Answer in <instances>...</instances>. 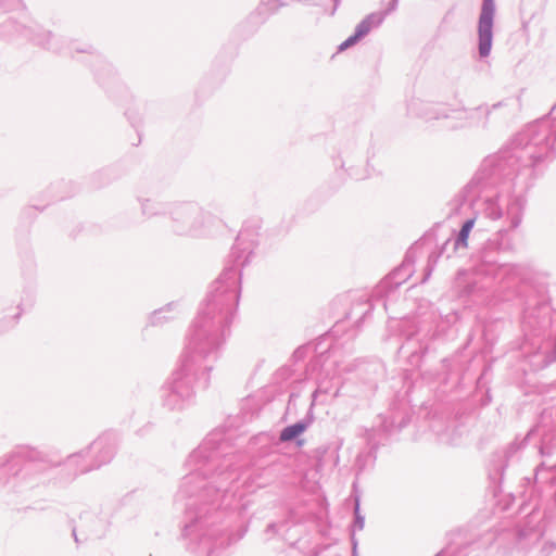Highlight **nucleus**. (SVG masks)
Returning a JSON list of instances; mask_svg holds the SVG:
<instances>
[{
  "label": "nucleus",
  "instance_id": "a878e982",
  "mask_svg": "<svg viewBox=\"0 0 556 556\" xmlns=\"http://www.w3.org/2000/svg\"><path fill=\"white\" fill-rule=\"evenodd\" d=\"M459 437L460 432L458 429H453L452 434H448V431L439 434V439L442 443L450 444V445H457L459 443Z\"/></svg>",
  "mask_w": 556,
  "mask_h": 556
},
{
  "label": "nucleus",
  "instance_id": "ea45409f",
  "mask_svg": "<svg viewBox=\"0 0 556 556\" xmlns=\"http://www.w3.org/2000/svg\"><path fill=\"white\" fill-rule=\"evenodd\" d=\"M298 445H300V446L303 445V440H299Z\"/></svg>",
  "mask_w": 556,
  "mask_h": 556
},
{
  "label": "nucleus",
  "instance_id": "72a5a7b5",
  "mask_svg": "<svg viewBox=\"0 0 556 556\" xmlns=\"http://www.w3.org/2000/svg\"><path fill=\"white\" fill-rule=\"evenodd\" d=\"M306 350H307V348H306V346H300V348H298V349L294 351V353H293V357H294L295 359H302V358H304L305 353H306Z\"/></svg>",
  "mask_w": 556,
  "mask_h": 556
},
{
  "label": "nucleus",
  "instance_id": "0eeeda50",
  "mask_svg": "<svg viewBox=\"0 0 556 556\" xmlns=\"http://www.w3.org/2000/svg\"><path fill=\"white\" fill-rule=\"evenodd\" d=\"M220 220L195 202H173L168 229L175 236L205 238L213 233Z\"/></svg>",
  "mask_w": 556,
  "mask_h": 556
},
{
  "label": "nucleus",
  "instance_id": "9d476101",
  "mask_svg": "<svg viewBox=\"0 0 556 556\" xmlns=\"http://www.w3.org/2000/svg\"><path fill=\"white\" fill-rule=\"evenodd\" d=\"M75 51L86 54L83 61L89 63L93 70L97 81L110 97L117 100L119 97L128 93L126 86L121 81L113 65L100 53H97L91 46L85 45L83 48H75Z\"/></svg>",
  "mask_w": 556,
  "mask_h": 556
},
{
  "label": "nucleus",
  "instance_id": "e433bc0d",
  "mask_svg": "<svg viewBox=\"0 0 556 556\" xmlns=\"http://www.w3.org/2000/svg\"><path fill=\"white\" fill-rule=\"evenodd\" d=\"M73 536H74V539H75V542H76V543H79V539H78V536H77L76 529H73Z\"/></svg>",
  "mask_w": 556,
  "mask_h": 556
},
{
  "label": "nucleus",
  "instance_id": "c756f323",
  "mask_svg": "<svg viewBox=\"0 0 556 556\" xmlns=\"http://www.w3.org/2000/svg\"><path fill=\"white\" fill-rule=\"evenodd\" d=\"M365 526V516L354 517L353 525L351 527L350 535L355 534L356 531H361Z\"/></svg>",
  "mask_w": 556,
  "mask_h": 556
},
{
  "label": "nucleus",
  "instance_id": "f8f14e48",
  "mask_svg": "<svg viewBox=\"0 0 556 556\" xmlns=\"http://www.w3.org/2000/svg\"><path fill=\"white\" fill-rule=\"evenodd\" d=\"M495 16L494 0H482L478 18V52L481 59L490 55L493 43V26Z\"/></svg>",
  "mask_w": 556,
  "mask_h": 556
},
{
  "label": "nucleus",
  "instance_id": "4be33fe9",
  "mask_svg": "<svg viewBox=\"0 0 556 556\" xmlns=\"http://www.w3.org/2000/svg\"><path fill=\"white\" fill-rule=\"evenodd\" d=\"M81 521L84 522V526L87 525V522H92L93 523V527L89 530V533L88 535L85 538V540L87 539H101L104 534H105V531H106V522L102 519H99L97 517H92V516H86V517H81Z\"/></svg>",
  "mask_w": 556,
  "mask_h": 556
},
{
  "label": "nucleus",
  "instance_id": "58836bf2",
  "mask_svg": "<svg viewBox=\"0 0 556 556\" xmlns=\"http://www.w3.org/2000/svg\"><path fill=\"white\" fill-rule=\"evenodd\" d=\"M293 397H295V394H294V393H292V394L290 395V400H289V401L291 402V401L293 400Z\"/></svg>",
  "mask_w": 556,
  "mask_h": 556
},
{
  "label": "nucleus",
  "instance_id": "9b49d317",
  "mask_svg": "<svg viewBox=\"0 0 556 556\" xmlns=\"http://www.w3.org/2000/svg\"><path fill=\"white\" fill-rule=\"evenodd\" d=\"M540 435L539 452L541 456L546 457L554 454L556 450V407L545 408L539 424L530 429L527 438Z\"/></svg>",
  "mask_w": 556,
  "mask_h": 556
},
{
  "label": "nucleus",
  "instance_id": "5701e85b",
  "mask_svg": "<svg viewBox=\"0 0 556 556\" xmlns=\"http://www.w3.org/2000/svg\"><path fill=\"white\" fill-rule=\"evenodd\" d=\"M176 304L175 303H168L167 305H165L164 307L160 308V309H155L151 316H150V324L152 326H161L163 325L164 323L174 318V316H169L167 315L168 313H173L174 312V308H176Z\"/></svg>",
  "mask_w": 556,
  "mask_h": 556
},
{
  "label": "nucleus",
  "instance_id": "f257e3e1",
  "mask_svg": "<svg viewBox=\"0 0 556 556\" xmlns=\"http://www.w3.org/2000/svg\"><path fill=\"white\" fill-rule=\"evenodd\" d=\"M230 451L222 432L210 433L186 460L189 472L175 496L184 507L181 538L194 556H218L233 538L220 527L226 510L242 507L245 490L264 488L275 478L274 467L245 468Z\"/></svg>",
  "mask_w": 556,
  "mask_h": 556
},
{
  "label": "nucleus",
  "instance_id": "2eb2a0df",
  "mask_svg": "<svg viewBox=\"0 0 556 556\" xmlns=\"http://www.w3.org/2000/svg\"><path fill=\"white\" fill-rule=\"evenodd\" d=\"M415 262L413 250H408L405 254L402 264L390 273L376 288L375 294L383 298L390 292L397 289L403 282H405L413 273V264Z\"/></svg>",
  "mask_w": 556,
  "mask_h": 556
},
{
  "label": "nucleus",
  "instance_id": "f3484780",
  "mask_svg": "<svg viewBox=\"0 0 556 556\" xmlns=\"http://www.w3.org/2000/svg\"><path fill=\"white\" fill-rule=\"evenodd\" d=\"M24 35L33 40L35 43L42 46L48 50L54 52L63 51V40L56 37L51 31L45 30L38 26L36 28L27 27L24 29Z\"/></svg>",
  "mask_w": 556,
  "mask_h": 556
},
{
  "label": "nucleus",
  "instance_id": "6e6552de",
  "mask_svg": "<svg viewBox=\"0 0 556 556\" xmlns=\"http://www.w3.org/2000/svg\"><path fill=\"white\" fill-rule=\"evenodd\" d=\"M116 446L117 435L114 432H104L85 450L68 455L60 470H66V480L71 481L79 475L110 463L115 455Z\"/></svg>",
  "mask_w": 556,
  "mask_h": 556
},
{
  "label": "nucleus",
  "instance_id": "39448f33",
  "mask_svg": "<svg viewBox=\"0 0 556 556\" xmlns=\"http://www.w3.org/2000/svg\"><path fill=\"white\" fill-rule=\"evenodd\" d=\"M542 534L543 529L539 523L497 528L484 532L459 530L437 556H480L493 543L504 548L506 544L514 543L517 549H527L531 544L539 542Z\"/></svg>",
  "mask_w": 556,
  "mask_h": 556
},
{
  "label": "nucleus",
  "instance_id": "412c9836",
  "mask_svg": "<svg viewBox=\"0 0 556 556\" xmlns=\"http://www.w3.org/2000/svg\"><path fill=\"white\" fill-rule=\"evenodd\" d=\"M363 368L362 371L368 377L366 378V383L369 386L371 390L376 389L377 378L383 375V365L378 361L371 362H362Z\"/></svg>",
  "mask_w": 556,
  "mask_h": 556
},
{
  "label": "nucleus",
  "instance_id": "c9c22d12",
  "mask_svg": "<svg viewBox=\"0 0 556 556\" xmlns=\"http://www.w3.org/2000/svg\"><path fill=\"white\" fill-rule=\"evenodd\" d=\"M371 308H372V306L368 305V308L362 314V317L357 320V323H359L361 319L365 318L369 314Z\"/></svg>",
  "mask_w": 556,
  "mask_h": 556
},
{
  "label": "nucleus",
  "instance_id": "ddd939ff",
  "mask_svg": "<svg viewBox=\"0 0 556 556\" xmlns=\"http://www.w3.org/2000/svg\"><path fill=\"white\" fill-rule=\"evenodd\" d=\"M528 440L527 435L522 439L517 437L507 446L493 454L491 467L500 482L504 480L506 471L519 463L522 448L526 446Z\"/></svg>",
  "mask_w": 556,
  "mask_h": 556
},
{
  "label": "nucleus",
  "instance_id": "20e7f679",
  "mask_svg": "<svg viewBox=\"0 0 556 556\" xmlns=\"http://www.w3.org/2000/svg\"><path fill=\"white\" fill-rule=\"evenodd\" d=\"M478 173L479 169L476 172L471 180L465 186V197L468 200H472L488 191L496 190V193L494 195H485L478 213L463 223L455 238L454 248H467L470 232L475 228L476 224L482 226V218L496 222L505 217V220L508 223V228L498 229L486 239L475 256L473 266L475 271L478 275L504 280L515 270V267L504 260V255L514 250L511 230L518 228L520 224L516 227L511 225V220L507 213V197L502 192L503 181H497L490 186L479 184L469 189V186L475 180Z\"/></svg>",
  "mask_w": 556,
  "mask_h": 556
},
{
  "label": "nucleus",
  "instance_id": "f704fd0d",
  "mask_svg": "<svg viewBox=\"0 0 556 556\" xmlns=\"http://www.w3.org/2000/svg\"><path fill=\"white\" fill-rule=\"evenodd\" d=\"M358 516H363V515L361 514L359 498L356 497L355 503H354V517H358Z\"/></svg>",
  "mask_w": 556,
  "mask_h": 556
},
{
  "label": "nucleus",
  "instance_id": "b1692460",
  "mask_svg": "<svg viewBox=\"0 0 556 556\" xmlns=\"http://www.w3.org/2000/svg\"><path fill=\"white\" fill-rule=\"evenodd\" d=\"M555 465L547 466L545 462L541 463L534 472V480L539 483L548 482L553 478H549L547 475L549 473V469H553Z\"/></svg>",
  "mask_w": 556,
  "mask_h": 556
},
{
  "label": "nucleus",
  "instance_id": "7c9ffc66",
  "mask_svg": "<svg viewBox=\"0 0 556 556\" xmlns=\"http://www.w3.org/2000/svg\"><path fill=\"white\" fill-rule=\"evenodd\" d=\"M319 366H320L319 358L312 361L307 367V377L311 378L313 375V371L316 370Z\"/></svg>",
  "mask_w": 556,
  "mask_h": 556
},
{
  "label": "nucleus",
  "instance_id": "a19ab883",
  "mask_svg": "<svg viewBox=\"0 0 556 556\" xmlns=\"http://www.w3.org/2000/svg\"><path fill=\"white\" fill-rule=\"evenodd\" d=\"M530 519H531V521H532V520H534V519H535V515H534V514H532V515L530 516Z\"/></svg>",
  "mask_w": 556,
  "mask_h": 556
},
{
  "label": "nucleus",
  "instance_id": "c85d7f7f",
  "mask_svg": "<svg viewBox=\"0 0 556 556\" xmlns=\"http://www.w3.org/2000/svg\"><path fill=\"white\" fill-rule=\"evenodd\" d=\"M344 170L351 178H353L355 180H362V179H365L368 177V173L365 169L359 170L358 168H355L354 166L344 168Z\"/></svg>",
  "mask_w": 556,
  "mask_h": 556
},
{
  "label": "nucleus",
  "instance_id": "bb28decb",
  "mask_svg": "<svg viewBox=\"0 0 556 556\" xmlns=\"http://www.w3.org/2000/svg\"><path fill=\"white\" fill-rule=\"evenodd\" d=\"M438 258H439V254H435V253H431L428 257V263H427V266L425 268V271H424V277L421 279V282L425 283L426 281H428V279L430 278L432 271H433V268L438 262Z\"/></svg>",
  "mask_w": 556,
  "mask_h": 556
},
{
  "label": "nucleus",
  "instance_id": "1a4fd4ad",
  "mask_svg": "<svg viewBox=\"0 0 556 556\" xmlns=\"http://www.w3.org/2000/svg\"><path fill=\"white\" fill-rule=\"evenodd\" d=\"M504 102L494 103L491 108L489 106H479L475 110H466V109H452L444 104L440 103H414V110L416 108L417 115L424 118L426 122L440 121V119H448L452 121L448 124V127L462 128L467 126V121L473 116L476 112L483 111L485 116L489 117L492 110L498 109L503 106Z\"/></svg>",
  "mask_w": 556,
  "mask_h": 556
},
{
  "label": "nucleus",
  "instance_id": "4468645a",
  "mask_svg": "<svg viewBox=\"0 0 556 556\" xmlns=\"http://www.w3.org/2000/svg\"><path fill=\"white\" fill-rule=\"evenodd\" d=\"M399 0H391L387 10L372 12L368 14L365 18H363L355 27L354 33L348 37L338 47V52H342L348 50L349 48L358 43L363 38H365L371 29L378 28L387 17V15L393 12L397 7Z\"/></svg>",
  "mask_w": 556,
  "mask_h": 556
},
{
  "label": "nucleus",
  "instance_id": "cd10ccee",
  "mask_svg": "<svg viewBox=\"0 0 556 556\" xmlns=\"http://www.w3.org/2000/svg\"><path fill=\"white\" fill-rule=\"evenodd\" d=\"M536 556H556V544L543 543L536 553Z\"/></svg>",
  "mask_w": 556,
  "mask_h": 556
},
{
  "label": "nucleus",
  "instance_id": "7ed1b4c3",
  "mask_svg": "<svg viewBox=\"0 0 556 556\" xmlns=\"http://www.w3.org/2000/svg\"><path fill=\"white\" fill-rule=\"evenodd\" d=\"M556 124L541 118L528 124L510 142L493 155L486 156L469 189L481 184L502 182L507 197V213L514 227L522 223L528 204V192L536 178V167L555 155Z\"/></svg>",
  "mask_w": 556,
  "mask_h": 556
},
{
  "label": "nucleus",
  "instance_id": "4c0bfd02",
  "mask_svg": "<svg viewBox=\"0 0 556 556\" xmlns=\"http://www.w3.org/2000/svg\"><path fill=\"white\" fill-rule=\"evenodd\" d=\"M556 111V104L552 108L551 114H553Z\"/></svg>",
  "mask_w": 556,
  "mask_h": 556
},
{
  "label": "nucleus",
  "instance_id": "423d86ee",
  "mask_svg": "<svg viewBox=\"0 0 556 556\" xmlns=\"http://www.w3.org/2000/svg\"><path fill=\"white\" fill-rule=\"evenodd\" d=\"M56 467L26 460L21 453H11L0 458V486L20 492L33 489L48 480Z\"/></svg>",
  "mask_w": 556,
  "mask_h": 556
},
{
  "label": "nucleus",
  "instance_id": "6ab92c4d",
  "mask_svg": "<svg viewBox=\"0 0 556 556\" xmlns=\"http://www.w3.org/2000/svg\"><path fill=\"white\" fill-rule=\"evenodd\" d=\"M313 421L314 414L312 412V407H309L303 419L282 428L279 433V441L286 443L298 440V438L308 429Z\"/></svg>",
  "mask_w": 556,
  "mask_h": 556
},
{
  "label": "nucleus",
  "instance_id": "473e14b6",
  "mask_svg": "<svg viewBox=\"0 0 556 556\" xmlns=\"http://www.w3.org/2000/svg\"><path fill=\"white\" fill-rule=\"evenodd\" d=\"M351 545H352V556H358V552H357L358 541L356 539V535H354V533L351 534Z\"/></svg>",
  "mask_w": 556,
  "mask_h": 556
},
{
  "label": "nucleus",
  "instance_id": "2f4dec72",
  "mask_svg": "<svg viewBox=\"0 0 556 556\" xmlns=\"http://www.w3.org/2000/svg\"><path fill=\"white\" fill-rule=\"evenodd\" d=\"M285 525H286L285 522H281V523L270 522L266 528V532L276 534L278 532V528H280Z\"/></svg>",
  "mask_w": 556,
  "mask_h": 556
},
{
  "label": "nucleus",
  "instance_id": "dca6fc26",
  "mask_svg": "<svg viewBox=\"0 0 556 556\" xmlns=\"http://www.w3.org/2000/svg\"><path fill=\"white\" fill-rule=\"evenodd\" d=\"M402 331L406 338L405 342L400 346L399 353L407 355L408 363L417 367L420 365L424 355L428 352V346L420 339H414L417 334V329L409 321L402 323Z\"/></svg>",
  "mask_w": 556,
  "mask_h": 556
},
{
  "label": "nucleus",
  "instance_id": "f03ea898",
  "mask_svg": "<svg viewBox=\"0 0 556 556\" xmlns=\"http://www.w3.org/2000/svg\"><path fill=\"white\" fill-rule=\"evenodd\" d=\"M257 236L249 227L239 231L223 271L211 283L186 334L181 365L160 388V404L167 412L187 409L194 403L195 387H208L210 374L230 336L241 295L242 268L255 256Z\"/></svg>",
  "mask_w": 556,
  "mask_h": 556
},
{
  "label": "nucleus",
  "instance_id": "393cba45",
  "mask_svg": "<svg viewBox=\"0 0 556 556\" xmlns=\"http://www.w3.org/2000/svg\"><path fill=\"white\" fill-rule=\"evenodd\" d=\"M316 384H317V387L314 390V392L312 393V402L309 405V407H312V409L315 406L317 396L323 393L326 394L330 391V387L328 386V383L325 380L316 379Z\"/></svg>",
  "mask_w": 556,
  "mask_h": 556
},
{
  "label": "nucleus",
  "instance_id": "aec40b11",
  "mask_svg": "<svg viewBox=\"0 0 556 556\" xmlns=\"http://www.w3.org/2000/svg\"><path fill=\"white\" fill-rule=\"evenodd\" d=\"M140 212L146 218H153L168 214L173 203L151 198H138Z\"/></svg>",
  "mask_w": 556,
  "mask_h": 556
},
{
  "label": "nucleus",
  "instance_id": "a211bd4d",
  "mask_svg": "<svg viewBox=\"0 0 556 556\" xmlns=\"http://www.w3.org/2000/svg\"><path fill=\"white\" fill-rule=\"evenodd\" d=\"M453 289L458 298H467L475 294L478 290V285L473 274L466 269H459L454 279Z\"/></svg>",
  "mask_w": 556,
  "mask_h": 556
}]
</instances>
